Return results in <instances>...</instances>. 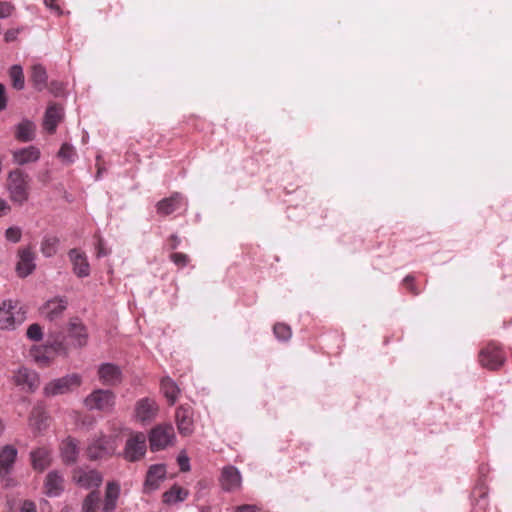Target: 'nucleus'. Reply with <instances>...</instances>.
I'll use <instances>...</instances> for the list:
<instances>
[{
	"instance_id": "1",
	"label": "nucleus",
	"mask_w": 512,
	"mask_h": 512,
	"mask_svg": "<svg viewBox=\"0 0 512 512\" xmlns=\"http://www.w3.org/2000/svg\"><path fill=\"white\" fill-rule=\"evenodd\" d=\"M26 319V311L18 300H5L0 305V329H14Z\"/></svg>"
},
{
	"instance_id": "2",
	"label": "nucleus",
	"mask_w": 512,
	"mask_h": 512,
	"mask_svg": "<svg viewBox=\"0 0 512 512\" xmlns=\"http://www.w3.org/2000/svg\"><path fill=\"white\" fill-rule=\"evenodd\" d=\"M478 362L485 369L499 370L506 362V355L500 343L490 341L483 346L478 353Z\"/></svg>"
},
{
	"instance_id": "3",
	"label": "nucleus",
	"mask_w": 512,
	"mask_h": 512,
	"mask_svg": "<svg viewBox=\"0 0 512 512\" xmlns=\"http://www.w3.org/2000/svg\"><path fill=\"white\" fill-rule=\"evenodd\" d=\"M7 188L13 202L23 204L29 197V176L20 169L11 171L7 179Z\"/></svg>"
},
{
	"instance_id": "4",
	"label": "nucleus",
	"mask_w": 512,
	"mask_h": 512,
	"mask_svg": "<svg viewBox=\"0 0 512 512\" xmlns=\"http://www.w3.org/2000/svg\"><path fill=\"white\" fill-rule=\"evenodd\" d=\"M117 443L114 437L100 433L88 444L86 453L90 460L106 459L114 455Z\"/></svg>"
},
{
	"instance_id": "5",
	"label": "nucleus",
	"mask_w": 512,
	"mask_h": 512,
	"mask_svg": "<svg viewBox=\"0 0 512 512\" xmlns=\"http://www.w3.org/2000/svg\"><path fill=\"white\" fill-rule=\"evenodd\" d=\"M83 403L90 411L111 413L116 404V395L109 389H95L85 397Z\"/></svg>"
},
{
	"instance_id": "6",
	"label": "nucleus",
	"mask_w": 512,
	"mask_h": 512,
	"mask_svg": "<svg viewBox=\"0 0 512 512\" xmlns=\"http://www.w3.org/2000/svg\"><path fill=\"white\" fill-rule=\"evenodd\" d=\"M82 384L79 374L73 373L64 377L54 379L47 383L43 389L46 396H57L72 392Z\"/></svg>"
},
{
	"instance_id": "7",
	"label": "nucleus",
	"mask_w": 512,
	"mask_h": 512,
	"mask_svg": "<svg viewBox=\"0 0 512 512\" xmlns=\"http://www.w3.org/2000/svg\"><path fill=\"white\" fill-rule=\"evenodd\" d=\"M175 440V431L171 424H159L151 429L149 443L151 451H160L172 445Z\"/></svg>"
},
{
	"instance_id": "8",
	"label": "nucleus",
	"mask_w": 512,
	"mask_h": 512,
	"mask_svg": "<svg viewBox=\"0 0 512 512\" xmlns=\"http://www.w3.org/2000/svg\"><path fill=\"white\" fill-rule=\"evenodd\" d=\"M146 450V435L142 432H136L127 439L123 456L129 462H136L145 456Z\"/></svg>"
},
{
	"instance_id": "9",
	"label": "nucleus",
	"mask_w": 512,
	"mask_h": 512,
	"mask_svg": "<svg viewBox=\"0 0 512 512\" xmlns=\"http://www.w3.org/2000/svg\"><path fill=\"white\" fill-rule=\"evenodd\" d=\"M159 412V406L154 398L144 397L135 403L134 417L142 423H149L154 420Z\"/></svg>"
},
{
	"instance_id": "10",
	"label": "nucleus",
	"mask_w": 512,
	"mask_h": 512,
	"mask_svg": "<svg viewBox=\"0 0 512 512\" xmlns=\"http://www.w3.org/2000/svg\"><path fill=\"white\" fill-rule=\"evenodd\" d=\"M72 478L77 485L85 489L99 487L103 480L98 471L80 467L74 469Z\"/></svg>"
},
{
	"instance_id": "11",
	"label": "nucleus",
	"mask_w": 512,
	"mask_h": 512,
	"mask_svg": "<svg viewBox=\"0 0 512 512\" xmlns=\"http://www.w3.org/2000/svg\"><path fill=\"white\" fill-rule=\"evenodd\" d=\"M18 262L16 264V272L19 277L25 278L30 275L36 268V254L32 247H22L18 250Z\"/></svg>"
},
{
	"instance_id": "12",
	"label": "nucleus",
	"mask_w": 512,
	"mask_h": 512,
	"mask_svg": "<svg viewBox=\"0 0 512 512\" xmlns=\"http://www.w3.org/2000/svg\"><path fill=\"white\" fill-rule=\"evenodd\" d=\"M50 422V417L43 403H37L28 418L29 427L37 434L45 431Z\"/></svg>"
},
{
	"instance_id": "13",
	"label": "nucleus",
	"mask_w": 512,
	"mask_h": 512,
	"mask_svg": "<svg viewBox=\"0 0 512 512\" xmlns=\"http://www.w3.org/2000/svg\"><path fill=\"white\" fill-rule=\"evenodd\" d=\"M69 260L72 264L73 273L79 278H86L90 275V264L85 252L73 248L68 252Z\"/></svg>"
},
{
	"instance_id": "14",
	"label": "nucleus",
	"mask_w": 512,
	"mask_h": 512,
	"mask_svg": "<svg viewBox=\"0 0 512 512\" xmlns=\"http://www.w3.org/2000/svg\"><path fill=\"white\" fill-rule=\"evenodd\" d=\"M98 378L105 386H118L122 382L120 367L112 363H103L98 367Z\"/></svg>"
},
{
	"instance_id": "15",
	"label": "nucleus",
	"mask_w": 512,
	"mask_h": 512,
	"mask_svg": "<svg viewBox=\"0 0 512 512\" xmlns=\"http://www.w3.org/2000/svg\"><path fill=\"white\" fill-rule=\"evenodd\" d=\"M175 419L178 431L183 436L192 434L194 429L193 410L189 405H181L177 408Z\"/></svg>"
},
{
	"instance_id": "16",
	"label": "nucleus",
	"mask_w": 512,
	"mask_h": 512,
	"mask_svg": "<svg viewBox=\"0 0 512 512\" xmlns=\"http://www.w3.org/2000/svg\"><path fill=\"white\" fill-rule=\"evenodd\" d=\"M183 206H187L185 197L179 192H174L170 197L157 202L156 210L159 215L168 216Z\"/></svg>"
},
{
	"instance_id": "17",
	"label": "nucleus",
	"mask_w": 512,
	"mask_h": 512,
	"mask_svg": "<svg viewBox=\"0 0 512 512\" xmlns=\"http://www.w3.org/2000/svg\"><path fill=\"white\" fill-rule=\"evenodd\" d=\"M242 478L237 468L226 466L222 469L220 485L227 492L236 491L241 487Z\"/></svg>"
},
{
	"instance_id": "18",
	"label": "nucleus",
	"mask_w": 512,
	"mask_h": 512,
	"mask_svg": "<svg viewBox=\"0 0 512 512\" xmlns=\"http://www.w3.org/2000/svg\"><path fill=\"white\" fill-rule=\"evenodd\" d=\"M30 459L33 469L42 472L51 464L52 450L47 446L39 447L30 452Z\"/></svg>"
},
{
	"instance_id": "19",
	"label": "nucleus",
	"mask_w": 512,
	"mask_h": 512,
	"mask_svg": "<svg viewBox=\"0 0 512 512\" xmlns=\"http://www.w3.org/2000/svg\"><path fill=\"white\" fill-rule=\"evenodd\" d=\"M67 308V301L62 298H54L47 301L41 308L44 318L54 321L58 319Z\"/></svg>"
},
{
	"instance_id": "20",
	"label": "nucleus",
	"mask_w": 512,
	"mask_h": 512,
	"mask_svg": "<svg viewBox=\"0 0 512 512\" xmlns=\"http://www.w3.org/2000/svg\"><path fill=\"white\" fill-rule=\"evenodd\" d=\"M17 449L12 445H5L0 448V476L8 475L17 458Z\"/></svg>"
},
{
	"instance_id": "21",
	"label": "nucleus",
	"mask_w": 512,
	"mask_h": 512,
	"mask_svg": "<svg viewBox=\"0 0 512 512\" xmlns=\"http://www.w3.org/2000/svg\"><path fill=\"white\" fill-rule=\"evenodd\" d=\"M79 442L72 437H67L60 444V453L65 464H73L77 461L79 454Z\"/></svg>"
},
{
	"instance_id": "22",
	"label": "nucleus",
	"mask_w": 512,
	"mask_h": 512,
	"mask_svg": "<svg viewBox=\"0 0 512 512\" xmlns=\"http://www.w3.org/2000/svg\"><path fill=\"white\" fill-rule=\"evenodd\" d=\"M46 344L55 356H67L69 353V346L62 332H50Z\"/></svg>"
},
{
	"instance_id": "23",
	"label": "nucleus",
	"mask_w": 512,
	"mask_h": 512,
	"mask_svg": "<svg viewBox=\"0 0 512 512\" xmlns=\"http://www.w3.org/2000/svg\"><path fill=\"white\" fill-rule=\"evenodd\" d=\"M14 163L25 165L34 163L40 158V150L35 146H28L12 152Z\"/></svg>"
},
{
	"instance_id": "24",
	"label": "nucleus",
	"mask_w": 512,
	"mask_h": 512,
	"mask_svg": "<svg viewBox=\"0 0 512 512\" xmlns=\"http://www.w3.org/2000/svg\"><path fill=\"white\" fill-rule=\"evenodd\" d=\"M166 477V468L162 464L152 465L146 475L145 488L148 490H156L160 482Z\"/></svg>"
},
{
	"instance_id": "25",
	"label": "nucleus",
	"mask_w": 512,
	"mask_h": 512,
	"mask_svg": "<svg viewBox=\"0 0 512 512\" xmlns=\"http://www.w3.org/2000/svg\"><path fill=\"white\" fill-rule=\"evenodd\" d=\"M14 381L16 385L27 387L31 392L39 385L37 374L27 368H20L14 376Z\"/></svg>"
},
{
	"instance_id": "26",
	"label": "nucleus",
	"mask_w": 512,
	"mask_h": 512,
	"mask_svg": "<svg viewBox=\"0 0 512 512\" xmlns=\"http://www.w3.org/2000/svg\"><path fill=\"white\" fill-rule=\"evenodd\" d=\"M29 81L37 91H42L47 86L48 74L46 68L39 63L30 67Z\"/></svg>"
},
{
	"instance_id": "27",
	"label": "nucleus",
	"mask_w": 512,
	"mask_h": 512,
	"mask_svg": "<svg viewBox=\"0 0 512 512\" xmlns=\"http://www.w3.org/2000/svg\"><path fill=\"white\" fill-rule=\"evenodd\" d=\"M30 355L41 367L49 366L56 357L47 344L33 346L30 350Z\"/></svg>"
},
{
	"instance_id": "28",
	"label": "nucleus",
	"mask_w": 512,
	"mask_h": 512,
	"mask_svg": "<svg viewBox=\"0 0 512 512\" xmlns=\"http://www.w3.org/2000/svg\"><path fill=\"white\" fill-rule=\"evenodd\" d=\"M62 118V108L57 104H53L48 106L45 116L43 126L44 129L50 134L54 133L57 125L61 121Z\"/></svg>"
},
{
	"instance_id": "29",
	"label": "nucleus",
	"mask_w": 512,
	"mask_h": 512,
	"mask_svg": "<svg viewBox=\"0 0 512 512\" xmlns=\"http://www.w3.org/2000/svg\"><path fill=\"white\" fill-rule=\"evenodd\" d=\"M69 336L74 339L77 347L87 344L88 334L85 326L78 319H71L68 328Z\"/></svg>"
},
{
	"instance_id": "30",
	"label": "nucleus",
	"mask_w": 512,
	"mask_h": 512,
	"mask_svg": "<svg viewBox=\"0 0 512 512\" xmlns=\"http://www.w3.org/2000/svg\"><path fill=\"white\" fill-rule=\"evenodd\" d=\"M45 493L50 496H58L63 490V477L57 471H51L47 474L45 484Z\"/></svg>"
},
{
	"instance_id": "31",
	"label": "nucleus",
	"mask_w": 512,
	"mask_h": 512,
	"mask_svg": "<svg viewBox=\"0 0 512 512\" xmlns=\"http://www.w3.org/2000/svg\"><path fill=\"white\" fill-rule=\"evenodd\" d=\"M120 495V486L116 482H109L105 491V500L102 512H113L116 508L117 500Z\"/></svg>"
},
{
	"instance_id": "32",
	"label": "nucleus",
	"mask_w": 512,
	"mask_h": 512,
	"mask_svg": "<svg viewBox=\"0 0 512 512\" xmlns=\"http://www.w3.org/2000/svg\"><path fill=\"white\" fill-rule=\"evenodd\" d=\"M160 389L169 405H174L180 392L176 383L170 377H164L161 380Z\"/></svg>"
},
{
	"instance_id": "33",
	"label": "nucleus",
	"mask_w": 512,
	"mask_h": 512,
	"mask_svg": "<svg viewBox=\"0 0 512 512\" xmlns=\"http://www.w3.org/2000/svg\"><path fill=\"white\" fill-rule=\"evenodd\" d=\"M35 124L29 120H24L18 124L15 136L19 141L28 142L34 139Z\"/></svg>"
},
{
	"instance_id": "34",
	"label": "nucleus",
	"mask_w": 512,
	"mask_h": 512,
	"mask_svg": "<svg viewBox=\"0 0 512 512\" xmlns=\"http://www.w3.org/2000/svg\"><path fill=\"white\" fill-rule=\"evenodd\" d=\"M188 495L189 492L187 489L175 484L163 494V502L167 504L181 502L184 501Z\"/></svg>"
},
{
	"instance_id": "35",
	"label": "nucleus",
	"mask_w": 512,
	"mask_h": 512,
	"mask_svg": "<svg viewBox=\"0 0 512 512\" xmlns=\"http://www.w3.org/2000/svg\"><path fill=\"white\" fill-rule=\"evenodd\" d=\"M60 240L56 236L46 235L40 245V251L45 257H52L58 251Z\"/></svg>"
},
{
	"instance_id": "36",
	"label": "nucleus",
	"mask_w": 512,
	"mask_h": 512,
	"mask_svg": "<svg viewBox=\"0 0 512 512\" xmlns=\"http://www.w3.org/2000/svg\"><path fill=\"white\" fill-rule=\"evenodd\" d=\"M9 77L12 87L16 90H22L25 87V77L20 65H13L9 69Z\"/></svg>"
},
{
	"instance_id": "37",
	"label": "nucleus",
	"mask_w": 512,
	"mask_h": 512,
	"mask_svg": "<svg viewBox=\"0 0 512 512\" xmlns=\"http://www.w3.org/2000/svg\"><path fill=\"white\" fill-rule=\"evenodd\" d=\"M99 492H90L83 501L82 510L83 512H97L99 506Z\"/></svg>"
},
{
	"instance_id": "38",
	"label": "nucleus",
	"mask_w": 512,
	"mask_h": 512,
	"mask_svg": "<svg viewBox=\"0 0 512 512\" xmlns=\"http://www.w3.org/2000/svg\"><path fill=\"white\" fill-rule=\"evenodd\" d=\"M274 335L282 341H287L292 336L291 328L284 323H277L273 327Z\"/></svg>"
},
{
	"instance_id": "39",
	"label": "nucleus",
	"mask_w": 512,
	"mask_h": 512,
	"mask_svg": "<svg viewBox=\"0 0 512 512\" xmlns=\"http://www.w3.org/2000/svg\"><path fill=\"white\" fill-rule=\"evenodd\" d=\"M58 156L62 160L72 163L75 160L76 152L71 145L64 143L58 152Z\"/></svg>"
},
{
	"instance_id": "40",
	"label": "nucleus",
	"mask_w": 512,
	"mask_h": 512,
	"mask_svg": "<svg viewBox=\"0 0 512 512\" xmlns=\"http://www.w3.org/2000/svg\"><path fill=\"white\" fill-rule=\"evenodd\" d=\"M26 336L32 341H40L43 337L42 327L37 323L29 325L26 331Z\"/></svg>"
},
{
	"instance_id": "41",
	"label": "nucleus",
	"mask_w": 512,
	"mask_h": 512,
	"mask_svg": "<svg viewBox=\"0 0 512 512\" xmlns=\"http://www.w3.org/2000/svg\"><path fill=\"white\" fill-rule=\"evenodd\" d=\"M170 260L178 267H185L189 263V257L185 253H172L170 255Z\"/></svg>"
},
{
	"instance_id": "42",
	"label": "nucleus",
	"mask_w": 512,
	"mask_h": 512,
	"mask_svg": "<svg viewBox=\"0 0 512 512\" xmlns=\"http://www.w3.org/2000/svg\"><path fill=\"white\" fill-rule=\"evenodd\" d=\"M15 10V6L10 2H0V18L9 17L13 11Z\"/></svg>"
},
{
	"instance_id": "43",
	"label": "nucleus",
	"mask_w": 512,
	"mask_h": 512,
	"mask_svg": "<svg viewBox=\"0 0 512 512\" xmlns=\"http://www.w3.org/2000/svg\"><path fill=\"white\" fill-rule=\"evenodd\" d=\"M414 281H415L414 277L411 275H408L404 278L403 284L412 295L416 296L420 293V291L416 288Z\"/></svg>"
},
{
	"instance_id": "44",
	"label": "nucleus",
	"mask_w": 512,
	"mask_h": 512,
	"mask_svg": "<svg viewBox=\"0 0 512 512\" xmlns=\"http://www.w3.org/2000/svg\"><path fill=\"white\" fill-rule=\"evenodd\" d=\"M487 505V497L485 495H482L476 500L475 504L473 505L472 512H486Z\"/></svg>"
},
{
	"instance_id": "45",
	"label": "nucleus",
	"mask_w": 512,
	"mask_h": 512,
	"mask_svg": "<svg viewBox=\"0 0 512 512\" xmlns=\"http://www.w3.org/2000/svg\"><path fill=\"white\" fill-rule=\"evenodd\" d=\"M5 235L9 241L16 243L21 238V230L16 227H10L6 230Z\"/></svg>"
},
{
	"instance_id": "46",
	"label": "nucleus",
	"mask_w": 512,
	"mask_h": 512,
	"mask_svg": "<svg viewBox=\"0 0 512 512\" xmlns=\"http://www.w3.org/2000/svg\"><path fill=\"white\" fill-rule=\"evenodd\" d=\"M177 461L182 472H187L190 470L189 458L185 453H180Z\"/></svg>"
},
{
	"instance_id": "47",
	"label": "nucleus",
	"mask_w": 512,
	"mask_h": 512,
	"mask_svg": "<svg viewBox=\"0 0 512 512\" xmlns=\"http://www.w3.org/2000/svg\"><path fill=\"white\" fill-rule=\"evenodd\" d=\"M7 101L6 88L2 83H0V112L6 109Z\"/></svg>"
},
{
	"instance_id": "48",
	"label": "nucleus",
	"mask_w": 512,
	"mask_h": 512,
	"mask_svg": "<svg viewBox=\"0 0 512 512\" xmlns=\"http://www.w3.org/2000/svg\"><path fill=\"white\" fill-rule=\"evenodd\" d=\"M18 31L14 29L7 30L4 34V39L6 42H13L17 38Z\"/></svg>"
},
{
	"instance_id": "49",
	"label": "nucleus",
	"mask_w": 512,
	"mask_h": 512,
	"mask_svg": "<svg viewBox=\"0 0 512 512\" xmlns=\"http://www.w3.org/2000/svg\"><path fill=\"white\" fill-rule=\"evenodd\" d=\"M96 255L97 257H104L106 255H108V251L106 250V248L104 247L103 245V242L102 240H99L98 243H97V246H96Z\"/></svg>"
},
{
	"instance_id": "50",
	"label": "nucleus",
	"mask_w": 512,
	"mask_h": 512,
	"mask_svg": "<svg viewBox=\"0 0 512 512\" xmlns=\"http://www.w3.org/2000/svg\"><path fill=\"white\" fill-rule=\"evenodd\" d=\"M21 512H37L35 504L31 501H24L21 507Z\"/></svg>"
},
{
	"instance_id": "51",
	"label": "nucleus",
	"mask_w": 512,
	"mask_h": 512,
	"mask_svg": "<svg viewBox=\"0 0 512 512\" xmlns=\"http://www.w3.org/2000/svg\"><path fill=\"white\" fill-rule=\"evenodd\" d=\"M179 244H180V239L177 235H171L168 238V245H169L170 249H172V250L176 249Z\"/></svg>"
},
{
	"instance_id": "52",
	"label": "nucleus",
	"mask_w": 512,
	"mask_h": 512,
	"mask_svg": "<svg viewBox=\"0 0 512 512\" xmlns=\"http://www.w3.org/2000/svg\"><path fill=\"white\" fill-rule=\"evenodd\" d=\"M235 512H259V511L255 506L243 505V506L237 507Z\"/></svg>"
},
{
	"instance_id": "53",
	"label": "nucleus",
	"mask_w": 512,
	"mask_h": 512,
	"mask_svg": "<svg viewBox=\"0 0 512 512\" xmlns=\"http://www.w3.org/2000/svg\"><path fill=\"white\" fill-rule=\"evenodd\" d=\"M44 4L55 10L56 12L60 13V7L57 5V0H44Z\"/></svg>"
},
{
	"instance_id": "54",
	"label": "nucleus",
	"mask_w": 512,
	"mask_h": 512,
	"mask_svg": "<svg viewBox=\"0 0 512 512\" xmlns=\"http://www.w3.org/2000/svg\"><path fill=\"white\" fill-rule=\"evenodd\" d=\"M7 208V204L4 200L0 199V212L4 211Z\"/></svg>"
},
{
	"instance_id": "55",
	"label": "nucleus",
	"mask_w": 512,
	"mask_h": 512,
	"mask_svg": "<svg viewBox=\"0 0 512 512\" xmlns=\"http://www.w3.org/2000/svg\"><path fill=\"white\" fill-rule=\"evenodd\" d=\"M3 430H4V425H3L2 421L0 420V435L2 434Z\"/></svg>"
}]
</instances>
